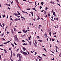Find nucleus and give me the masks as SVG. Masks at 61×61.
<instances>
[{"instance_id": "a18cd8bd", "label": "nucleus", "mask_w": 61, "mask_h": 61, "mask_svg": "<svg viewBox=\"0 0 61 61\" xmlns=\"http://www.w3.org/2000/svg\"><path fill=\"white\" fill-rule=\"evenodd\" d=\"M19 49H17V51H18V50H19Z\"/></svg>"}, {"instance_id": "e2e57ef3", "label": "nucleus", "mask_w": 61, "mask_h": 61, "mask_svg": "<svg viewBox=\"0 0 61 61\" xmlns=\"http://www.w3.org/2000/svg\"><path fill=\"white\" fill-rule=\"evenodd\" d=\"M38 28H39V29H40V26H39L38 27Z\"/></svg>"}, {"instance_id": "ea45409f", "label": "nucleus", "mask_w": 61, "mask_h": 61, "mask_svg": "<svg viewBox=\"0 0 61 61\" xmlns=\"http://www.w3.org/2000/svg\"><path fill=\"white\" fill-rule=\"evenodd\" d=\"M37 38H39V36H37Z\"/></svg>"}, {"instance_id": "3c124183", "label": "nucleus", "mask_w": 61, "mask_h": 61, "mask_svg": "<svg viewBox=\"0 0 61 61\" xmlns=\"http://www.w3.org/2000/svg\"><path fill=\"white\" fill-rule=\"evenodd\" d=\"M26 53H28L29 54V52H28L27 51Z\"/></svg>"}, {"instance_id": "4468645a", "label": "nucleus", "mask_w": 61, "mask_h": 61, "mask_svg": "<svg viewBox=\"0 0 61 61\" xmlns=\"http://www.w3.org/2000/svg\"><path fill=\"white\" fill-rule=\"evenodd\" d=\"M17 15H18V14H17V13H15V15H16V16H18Z\"/></svg>"}, {"instance_id": "69168bd1", "label": "nucleus", "mask_w": 61, "mask_h": 61, "mask_svg": "<svg viewBox=\"0 0 61 61\" xmlns=\"http://www.w3.org/2000/svg\"><path fill=\"white\" fill-rule=\"evenodd\" d=\"M39 61H41V59H39Z\"/></svg>"}, {"instance_id": "a878e982", "label": "nucleus", "mask_w": 61, "mask_h": 61, "mask_svg": "<svg viewBox=\"0 0 61 61\" xmlns=\"http://www.w3.org/2000/svg\"><path fill=\"white\" fill-rule=\"evenodd\" d=\"M30 9H27V10H30Z\"/></svg>"}, {"instance_id": "49530a36", "label": "nucleus", "mask_w": 61, "mask_h": 61, "mask_svg": "<svg viewBox=\"0 0 61 61\" xmlns=\"http://www.w3.org/2000/svg\"><path fill=\"white\" fill-rule=\"evenodd\" d=\"M51 19V21H54V20H53V19Z\"/></svg>"}, {"instance_id": "c85d7f7f", "label": "nucleus", "mask_w": 61, "mask_h": 61, "mask_svg": "<svg viewBox=\"0 0 61 61\" xmlns=\"http://www.w3.org/2000/svg\"><path fill=\"white\" fill-rule=\"evenodd\" d=\"M44 50H45V51H46V49H45V48H44Z\"/></svg>"}, {"instance_id": "2f4dec72", "label": "nucleus", "mask_w": 61, "mask_h": 61, "mask_svg": "<svg viewBox=\"0 0 61 61\" xmlns=\"http://www.w3.org/2000/svg\"><path fill=\"white\" fill-rule=\"evenodd\" d=\"M30 13H31V14H33V13L32 12H30Z\"/></svg>"}, {"instance_id": "473e14b6", "label": "nucleus", "mask_w": 61, "mask_h": 61, "mask_svg": "<svg viewBox=\"0 0 61 61\" xmlns=\"http://www.w3.org/2000/svg\"><path fill=\"white\" fill-rule=\"evenodd\" d=\"M4 33H3L2 35H1V36H4Z\"/></svg>"}, {"instance_id": "b1692460", "label": "nucleus", "mask_w": 61, "mask_h": 61, "mask_svg": "<svg viewBox=\"0 0 61 61\" xmlns=\"http://www.w3.org/2000/svg\"><path fill=\"white\" fill-rule=\"evenodd\" d=\"M3 43L4 44H7V42H5Z\"/></svg>"}, {"instance_id": "cd10ccee", "label": "nucleus", "mask_w": 61, "mask_h": 61, "mask_svg": "<svg viewBox=\"0 0 61 61\" xmlns=\"http://www.w3.org/2000/svg\"><path fill=\"white\" fill-rule=\"evenodd\" d=\"M33 20L34 21H36V19H33Z\"/></svg>"}, {"instance_id": "774afa93", "label": "nucleus", "mask_w": 61, "mask_h": 61, "mask_svg": "<svg viewBox=\"0 0 61 61\" xmlns=\"http://www.w3.org/2000/svg\"><path fill=\"white\" fill-rule=\"evenodd\" d=\"M60 30H61V28L60 27Z\"/></svg>"}, {"instance_id": "6e6552de", "label": "nucleus", "mask_w": 61, "mask_h": 61, "mask_svg": "<svg viewBox=\"0 0 61 61\" xmlns=\"http://www.w3.org/2000/svg\"><path fill=\"white\" fill-rule=\"evenodd\" d=\"M4 51L5 52V53H7V51H6L4 49Z\"/></svg>"}, {"instance_id": "9d476101", "label": "nucleus", "mask_w": 61, "mask_h": 61, "mask_svg": "<svg viewBox=\"0 0 61 61\" xmlns=\"http://www.w3.org/2000/svg\"><path fill=\"white\" fill-rule=\"evenodd\" d=\"M17 12L18 13V15H21V14H20V13L18 11H17Z\"/></svg>"}, {"instance_id": "864d4df0", "label": "nucleus", "mask_w": 61, "mask_h": 61, "mask_svg": "<svg viewBox=\"0 0 61 61\" xmlns=\"http://www.w3.org/2000/svg\"><path fill=\"white\" fill-rule=\"evenodd\" d=\"M49 31H50L49 34H51V31H50V30H49Z\"/></svg>"}, {"instance_id": "1a4fd4ad", "label": "nucleus", "mask_w": 61, "mask_h": 61, "mask_svg": "<svg viewBox=\"0 0 61 61\" xmlns=\"http://www.w3.org/2000/svg\"><path fill=\"white\" fill-rule=\"evenodd\" d=\"M55 14V12H53V14L54 16H56V14Z\"/></svg>"}, {"instance_id": "0eeeda50", "label": "nucleus", "mask_w": 61, "mask_h": 61, "mask_svg": "<svg viewBox=\"0 0 61 61\" xmlns=\"http://www.w3.org/2000/svg\"><path fill=\"white\" fill-rule=\"evenodd\" d=\"M11 33H12V34H14V31H13V30L12 29H11Z\"/></svg>"}, {"instance_id": "bf43d9fd", "label": "nucleus", "mask_w": 61, "mask_h": 61, "mask_svg": "<svg viewBox=\"0 0 61 61\" xmlns=\"http://www.w3.org/2000/svg\"><path fill=\"white\" fill-rule=\"evenodd\" d=\"M23 51H22L21 50V51H20V52L21 53H22H22H23Z\"/></svg>"}, {"instance_id": "680f3d73", "label": "nucleus", "mask_w": 61, "mask_h": 61, "mask_svg": "<svg viewBox=\"0 0 61 61\" xmlns=\"http://www.w3.org/2000/svg\"><path fill=\"white\" fill-rule=\"evenodd\" d=\"M10 20H13V19H12L11 18H10Z\"/></svg>"}, {"instance_id": "f03ea898", "label": "nucleus", "mask_w": 61, "mask_h": 61, "mask_svg": "<svg viewBox=\"0 0 61 61\" xmlns=\"http://www.w3.org/2000/svg\"><path fill=\"white\" fill-rule=\"evenodd\" d=\"M44 36L45 37H46V38H47V35L46 33H45V34H44Z\"/></svg>"}, {"instance_id": "0e129e2a", "label": "nucleus", "mask_w": 61, "mask_h": 61, "mask_svg": "<svg viewBox=\"0 0 61 61\" xmlns=\"http://www.w3.org/2000/svg\"><path fill=\"white\" fill-rule=\"evenodd\" d=\"M12 22H11L10 23V25H11L12 24Z\"/></svg>"}, {"instance_id": "58836bf2", "label": "nucleus", "mask_w": 61, "mask_h": 61, "mask_svg": "<svg viewBox=\"0 0 61 61\" xmlns=\"http://www.w3.org/2000/svg\"><path fill=\"white\" fill-rule=\"evenodd\" d=\"M50 13H49V14H48V16L49 17H50Z\"/></svg>"}, {"instance_id": "393cba45", "label": "nucleus", "mask_w": 61, "mask_h": 61, "mask_svg": "<svg viewBox=\"0 0 61 61\" xmlns=\"http://www.w3.org/2000/svg\"><path fill=\"white\" fill-rule=\"evenodd\" d=\"M29 43L30 46H31V41H30V42Z\"/></svg>"}, {"instance_id": "e433bc0d", "label": "nucleus", "mask_w": 61, "mask_h": 61, "mask_svg": "<svg viewBox=\"0 0 61 61\" xmlns=\"http://www.w3.org/2000/svg\"><path fill=\"white\" fill-rule=\"evenodd\" d=\"M9 32H10L9 31V32H8V31H7V34H9Z\"/></svg>"}, {"instance_id": "dca6fc26", "label": "nucleus", "mask_w": 61, "mask_h": 61, "mask_svg": "<svg viewBox=\"0 0 61 61\" xmlns=\"http://www.w3.org/2000/svg\"><path fill=\"white\" fill-rule=\"evenodd\" d=\"M47 9H48V8L47 7H46L45 9V10H46H46H47Z\"/></svg>"}, {"instance_id": "4be33fe9", "label": "nucleus", "mask_w": 61, "mask_h": 61, "mask_svg": "<svg viewBox=\"0 0 61 61\" xmlns=\"http://www.w3.org/2000/svg\"><path fill=\"white\" fill-rule=\"evenodd\" d=\"M28 40H30V37H28Z\"/></svg>"}, {"instance_id": "ddd939ff", "label": "nucleus", "mask_w": 61, "mask_h": 61, "mask_svg": "<svg viewBox=\"0 0 61 61\" xmlns=\"http://www.w3.org/2000/svg\"><path fill=\"white\" fill-rule=\"evenodd\" d=\"M38 16L37 20H39V19H40V18H39V16Z\"/></svg>"}, {"instance_id": "7c9ffc66", "label": "nucleus", "mask_w": 61, "mask_h": 61, "mask_svg": "<svg viewBox=\"0 0 61 61\" xmlns=\"http://www.w3.org/2000/svg\"><path fill=\"white\" fill-rule=\"evenodd\" d=\"M0 26L1 27H3V26H2V25H1V24L0 23Z\"/></svg>"}, {"instance_id": "6e6d98bb", "label": "nucleus", "mask_w": 61, "mask_h": 61, "mask_svg": "<svg viewBox=\"0 0 61 61\" xmlns=\"http://www.w3.org/2000/svg\"><path fill=\"white\" fill-rule=\"evenodd\" d=\"M11 4H13V1L11 2Z\"/></svg>"}, {"instance_id": "423d86ee", "label": "nucleus", "mask_w": 61, "mask_h": 61, "mask_svg": "<svg viewBox=\"0 0 61 61\" xmlns=\"http://www.w3.org/2000/svg\"><path fill=\"white\" fill-rule=\"evenodd\" d=\"M17 57H18V56H19V57H20V54H17Z\"/></svg>"}, {"instance_id": "c03bdc74", "label": "nucleus", "mask_w": 61, "mask_h": 61, "mask_svg": "<svg viewBox=\"0 0 61 61\" xmlns=\"http://www.w3.org/2000/svg\"><path fill=\"white\" fill-rule=\"evenodd\" d=\"M56 52L57 53V48L56 49Z\"/></svg>"}, {"instance_id": "8fccbe9b", "label": "nucleus", "mask_w": 61, "mask_h": 61, "mask_svg": "<svg viewBox=\"0 0 61 61\" xmlns=\"http://www.w3.org/2000/svg\"><path fill=\"white\" fill-rule=\"evenodd\" d=\"M18 33H21V32L20 31H19L18 32Z\"/></svg>"}, {"instance_id": "79ce46f5", "label": "nucleus", "mask_w": 61, "mask_h": 61, "mask_svg": "<svg viewBox=\"0 0 61 61\" xmlns=\"http://www.w3.org/2000/svg\"><path fill=\"white\" fill-rule=\"evenodd\" d=\"M15 21H17L18 20L17 19H15Z\"/></svg>"}, {"instance_id": "338daca9", "label": "nucleus", "mask_w": 61, "mask_h": 61, "mask_svg": "<svg viewBox=\"0 0 61 61\" xmlns=\"http://www.w3.org/2000/svg\"><path fill=\"white\" fill-rule=\"evenodd\" d=\"M36 54H37V53L36 52L35 53V55H36Z\"/></svg>"}, {"instance_id": "39448f33", "label": "nucleus", "mask_w": 61, "mask_h": 61, "mask_svg": "<svg viewBox=\"0 0 61 61\" xmlns=\"http://www.w3.org/2000/svg\"><path fill=\"white\" fill-rule=\"evenodd\" d=\"M22 12H23V13H24V14L26 13V14H28V13H27V12H25V11H24L23 10H22Z\"/></svg>"}, {"instance_id": "aec40b11", "label": "nucleus", "mask_w": 61, "mask_h": 61, "mask_svg": "<svg viewBox=\"0 0 61 61\" xmlns=\"http://www.w3.org/2000/svg\"><path fill=\"white\" fill-rule=\"evenodd\" d=\"M11 45L13 46L14 47V45L13 44V43H11Z\"/></svg>"}, {"instance_id": "2eb2a0df", "label": "nucleus", "mask_w": 61, "mask_h": 61, "mask_svg": "<svg viewBox=\"0 0 61 61\" xmlns=\"http://www.w3.org/2000/svg\"><path fill=\"white\" fill-rule=\"evenodd\" d=\"M38 41H39L40 42H42V40H39Z\"/></svg>"}, {"instance_id": "37998d69", "label": "nucleus", "mask_w": 61, "mask_h": 61, "mask_svg": "<svg viewBox=\"0 0 61 61\" xmlns=\"http://www.w3.org/2000/svg\"><path fill=\"white\" fill-rule=\"evenodd\" d=\"M51 60H55V59L53 58V59H51Z\"/></svg>"}, {"instance_id": "72a5a7b5", "label": "nucleus", "mask_w": 61, "mask_h": 61, "mask_svg": "<svg viewBox=\"0 0 61 61\" xmlns=\"http://www.w3.org/2000/svg\"><path fill=\"white\" fill-rule=\"evenodd\" d=\"M46 14V11H44V14L45 15Z\"/></svg>"}, {"instance_id": "f3484780", "label": "nucleus", "mask_w": 61, "mask_h": 61, "mask_svg": "<svg viewBox=\"0 0 61 61\" xmlns=\"http://www.w3.org/2000/svg\"><path fill=\"white\" fill-rule=\"evenodd\" d=\"M41 5H43L44 4V2H42L41 4Z\"/></svg>"}, {"instance_id": "4c0bfd02", "label": "nucleus", "mask_w": 61, "mask_h": 61, "mask_svg": "<svg viewBox=\"0 0 61 61\" xmlns=\"http://www.w3.org/2000/svg\"><path fill=\"white\" fill-rule=\"evenodd\" d=\"M2 25H3L4 27V26H5V24H4L3 23Z\"/></svg>"}, {"instance_id": "bb28decb", "label": "nucleus", "mask_w": 61, "mask_h": 61, "mask_svg": "<svg viewBox=\"0 0 61 61\" xmlns=\"http://www.w3.org/2000/svg\"><path fill=\"white\" fill-rule=\"evenodd\" d=\"M9 50H11V48H9Z\"/></svg>"}, {"instance_id": "603ef678", "label": "nucleus", "mask_w": 61, "mask_h": 61, "mask_svg": "<svg viewBox=\"0 0 61 61\" xmlns=\"http://www.w3.org/2000/svg\"><path fill=\"white\" fill-rule=\"evenodd\" d=\"M21 18H23V19L24 18V17H23L22 16H21Z\"/></svg>"}, {"instance_id": "c9c22d12", "label": "nucleus", "mask_w": 61, "mask_h": 61, "mask_svg": "<svg viewBox=\"0 0 61 61\" xmlns=\"http://www.w3.org/2000/svg\"><path fill=\"white\" fill-rule=\"evenodd\" d=\"M12 53H13L12 51H11V55H12Z\"/></svg>"}, {"instance_id": "5701e85b", "label": "nucleus", "mask_w": 61, "mask_h": 61, "mask_svg": "<svg viewBox=\"0 0 61 61\" xmlns=\"http://www.w3.org/2000/svg\"><path fill=\"white\" fill-rule=\"evenodd\" d=\"M11 41V40H10L9 41H8L7 42V43H9V42H10V41Z\"/></svg>"}, {"instance_id": "a19ab883", "label": "nucleus", "mask_w": 61, "mask_h": 61, "mask_svg": "<svg viewBox=\"0 0 61 61\" xmlns=\"http://www.w3.org/2000/svg\"><path fill=\"white\" fill-rule=\"evenodd\" d=\"M57 5H59V6H60V7H61L60 5V4H58V3H57Z\"/></svg>"}, {"instance_id": "f257e3e1", "label": "nucleus", "mask_w": 61, "mask_h": 61, "mask_svg": "<svg viewBox=\"0 0 61 61\" xmlns=\"http://www.w3.org/2000/svg\"><path fill=\"white\" fill-rule=\"evenodd\" d=\"M15 37L14 39V40L15 41H16V42H19V40H18V38H17V36H16L15 35Z\"/></svg>"}, {"instance_id": "09e8293b", "label": "nucleus", "mask_w": 61, "mask_h": 61, "mask_svg": "<svg viewBox=\"0 0 61 61\" xmlns=\"http://www.w3.org/2000/svg\"><path fill=\"white\" fill-rule=\"evenodd\" d=\"M8 18V15H7V18Z\"/></svg>"}, {"instance_id": "c756f323", "label": "nucleus", "mask_w": 61, "mask_h": 61, "mask_svg": "<svg viewBox=\"0 0 61 61\" xmlns=\"http://www.w3.org/2000/svg\"><path fill=\"white\" fill-rule=\"evenodd\" d=\"M40 9H41V8H42V7L41 6H40Z\"/></svg>"}, {"instance_id": "412c9836", "label": "nucleus", "mask_w": 61, "mask_h": 61, "mask_svg": "<svg viewBox=\"0 0 61 61\" xmlns=\"http://www.w3.org/2000/svg\"><path fill=\"white\" fill-rule=\"evenodd\" d=\"M52 41H55V40L54 39H53V38L52 39Z\"/></svg>"}, {"instance_id": "9b49d317", "label": "nucleus", "mask_w": 61, "mask_h": 61, "mask_svg": "<svg viewBox=\"0 0 61 61\" xmlns=\"http://www.w3.org/2000/svg\"><path fill=\"white\" fill-rule=\"evenodd\" d=\"M19 61H21V57H19Z\"/></svg>"}, {"instance_id": "13d9d810", "label": "nucleus", "mask_w": 61, "mask_h": 61, "mask_svg": "<svg viewBox=\"0 0 61 61\" xmlns=\"http://www.w3.org/2000/svg\"><path fill=\"white\" fill-rule=\"evenodd\" d=\"M24 45H26V44L25 43H24L23 44Z\"/></svg>"}, {"instance_id": "de8ad7c7", "label": "nucleus", "mask_w": 61, "mask_h": 61, "mask_svg": "<svg viewBox=\"0 0 61 61\" xmlns=\"http://www.w3.org/2000/svg\"><path fill=\"white\" fill-rule=\"evenodd\" d=\"M16 3H19L18 2V0H17L16 1Z\"/></svg>"}, {"instance_id": "7ed1b4c3", "label": "nucleus", "mask_w": 61, "mask_h": 61, "mask_svg": "<svg viewBox=\"0 0 61 61\" xmlns=\"http://www.w3.org/2000/svg\"><path fill=\"white\" fill-rule=\"evenodd\" d=\"M23 53L24 55H25V56H27L28 55L27 54V53L24 52V51H23Z\"/></svg>"}, {"instance_id": "6ab92c4d", "label": "nucleus", "mask_w": 61, "mask_h": 61, "mask_svg": "<svg viewBox=\"0 0 61 61\" xmlns=\"http://www.w3.org/2000/svg\"><path fill=\"white\" fill-rule=\"evenodd\" d=\"M14 44L15 45H17V44H16V43H15V41H14Z\"/></svg>"}, {"instance_id": "4d7b16f0", "label": "nucleus", "mask_w": 61, "mask_h": 61, "mask_svg": "<svg viewBox=\"0 0 61 61\" xmlns=\"http://www.w3.org/2000/svg\"><path fill=\"white\" fill-rule=\"evenodd\" d=\"M7 26H7L6 27V28H5V30H6V28H7Z\"/></svg>"}, {"instance_id": "20e7f679", "label": "nucleus", "mask_w": 61, "mask_h": 61, "mask_svg": "<svg viewBox=\"0 0 61 61\" xmlns=\"http://www.w3.org/2000/svg\"><path fill=\"white\" fill-rule=\"evenodd\" d=\"M22 31L23 32H24L25 33H26L27 32V30H26V31H25V30H22Z\"/></svg>"}, {"instance_id": "052dcab7", "label": "nucleus", "mask_w": 61, "mask_h": 61, "mask_svg": "<svg viewBox=\"0 0 61 61\" xmlns=\"http://www.w3.org/2000/svg\"><path fill=\"white\" fill-rule=\"evenodd\" d=\"M32 8V9H33L34 10L35 9V8Z\"/></svg>"}, {"instance_id": "f704fd0d", "label": "nucleus", "mask_w": 61, "mask_h": 61, "mask_svg": "<svg viewBox=\"0 0 61 61\" xmlns=\"http://www.w3.org/2000/svg\"><path fill=\"white\" fill-rule=\"evenodd\" d=\"M8 9H9V10H10V8H9V7H8Z\"/></svg>"}, {"instance_id": "5fc2aeb1", "label": "nucleus", "mask_w": 61, "mask_h": 61, "mask_svg": "<svg viewBox=\"0 0 61 61\" xmlns=\"http://www.w3.org/2000/svg\"><path fill=\"white\" fill-rule=\"evenodd\" d=\"M56 20H58V18H56Z\"/></svg>"}, {"instance_id": "a211bd4d", "label": "nucleus", "mask_w": 61, "mask_h": 61, "mask_svg": "<svg viewBox=\"0 0 61 61\" xmlns=\"http://www.w3.org/2000/svg\"><path fill=\"white\" fill-rule=\"evenodd\" d=\"M22 42H25V41L24 40H22Z\"/></svg>"}, {"instance_id": "f8f14e48", "label": "nucleus", "mask_w": 61, "mask_h": 61, "mask_svg": "<svg viewBox=\"0 0 61 61\" xmlns=\"http://www.w3.org/2000/svg\"><path fill=\"white\" fill-rule=\"evenodd\" d=\"M23 48L24 50H26V49L25 47H23Z\"/></svg>"}]
</instances>
